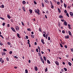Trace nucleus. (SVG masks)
Listing matches in <instances>:
<instances>
[{"instance_id": "72a5a7b5", "label": "nucleus", "mask_w": 73, "mask_h": 73, "mask_svg": "<svg viewBox=\"0 0 73 73\" xmlns=\"http://www.w3.org/2000/svg\"><path fill=\"white\" fill-rule=\"evenodd\" d=\"M21 23H22V25H23L24 26V25H24V24L23 23V22H22Z\"/></svg>"}, {"instance_id": "b1692460", "label": "nucleus", "mask_w": 73, "mask_h": 73, "mask_svg": "<svg viewBox=\"0 0 73 73\" xmlns=\"http://www.w3.org/2000/svg\"><path fill=\"white\" fill-rule=\"evenodd\" d=\"M64 6L65 8H66V5L65 4V3H64Z\"/></svg>"}, {"instance_id": "5701e85b", "label": "nucleus", "mask_w": 73, "mask_h": 73, "mask_svg": "<svg viewBox=\"0 0 73 73\" xmlns=\"http://www.w3.org/2000/svg\"><path fill=\"white\" fill-rule=\"evenodd\" d=\"M23 11H24L25 12V8H24V7H23Z\"/></svg>"}, {"instance_id": "f257e3e1", "label": "nucleus", "mask_w": 73, "mask_h": 73, "mask_svg": "<svg viewBox=\"0 0 73 73\" xmlns=\"http://www.w3.org/2000/svg\"><path fill=\"white\" fill-rule=\"evenodd\" d=\"M40 10L38 9H37V10L36 9L35 10V13H37L38 14V15H39L40 14V13H39V12Z\"/></svg>"}, {"instance_id": "69168bd1", "label": "nucleus", "mask_w": 73, "mask_h": 73, "mask_svg": "<svg viewBox=\"0 0 73 73\" xmlns=\"http://www.w3.org/2000/svg\"><path fill=\"white\" fill-rule=\"evenodd\" d=\"M38 49L39 50H40V47L39 46H38Z\"/></svg>"}, {"instance_id": "c03bdc74", "label": "nucleus", "mask_w": 73, "mask_h": 73, "mask_svg": "<svg viewBox=\"0 0 73 73\" xmlns=\"http://www.w3.org/2000/svg\"><path fill=\"white\" fill-rule=\"evenodd\" d=\"M51 8H52V9H53V8H54V7L53 6V5H51Z\"/></svg>"}, {"instance_id": "49530a36", "label": "nucleus", "mask_w": 73, "mask_h": 73, "mask_svg": "<svg viewBox=\"0 0 73 73\" xmlns=\"http://www.w3.org/2000/svg\"><path fill=\"white\" fill-rule=\"evenodd\" d=\"M8 45H11V43H10V42H8Z\"/></svg>"}, {"instance_id": "37998d69", "label": "nucleus", "mask_w": 73, "mask_h": 73, "mask_svg": "<svg viewBox=\"0 0 73 73\" xmlns=\"http://www.w3.org/2000/svg\"><path fill=\"white\" fill-rule=\"evenodd\" d=\"M48 40H50V37L49 36L48 37Z\"/></svg>"}, {"instance_id": "6e6d98bb", "label": "nucleus", "mask_w": 73, "mask_h": 73, "mask_svg": "<svg viewBox=\"0 0 73 73\" xmlns=\"http://www.w3.org/2000/svg\"><path fill=\"white\" fill-rule=\"evenodd\" d=\"M61 21H62V22H64V21H65L64 19L63 20H61Z\"/></svg>"}, {"instance_id": "f03ea898", "label": "nucleus", "mask_w": 73, "mask_h": 73, "mask_svg": "<svg viewBox=\"0 0 73 73\" xmlns=\"http://www.w3.org/2000/svg\"><path fill=\"white\" fill-rule=\"evenodd\" d=\"M67 24H68V23H67L65 21H64V25H65V26H67Z\"/></svg>"}, {"instance_id": "4c0bfd02", "label": "nucleus", "mask_w": 73, "mask_h": 73, "mask_svg": "<svg viewBox=\"0 0 73 73\" xmlns=\"http://www.w3.org/2000/svg\"><path fill=\"white\" fill-rule=\"evenodd\" d=\"M34 3L35 4H37V2L36 1H34Z\"/></svg>"}, {"instance_id": "13d9d810", "label": "nucleus", "mask_w": 73, "mask_h": 73, "mask_svg": "<svg viewBox=\"0 0 73 73\" xmlns=\"http://www.w3.org/2000/svg\"><path fill=\"white\" fill-rule=\"evenodd\" d=\"M45 2L46 3H47V2H48V1H47V0H45Z\"/></svg>"}, {"instance_id": "39448f33", "label": "nucleus", "mask_w": 73, "mask_h": 73, "mask_svg": "<svg viewBox=\"0 0 73 73\" xmlns=\"http://www.w3.org/2000/svg\"><path fill=\"white\" fill-rule=\"evenodd\" d=\"M41 60L43 64H44V59H42V58L41 57Z\"/></svg>"}, {"instance_id": "8fccbe9b", "label": "nucleus", "mask_w": 73, "mask_h": 73, "mask_svg": "<svg viewBox=\"0 0 73 73\" xmlns=\"http://www.w3.org/2000/svg\"><path fill=\"white\" fill-rule=\"evenodd\" d=\"M15 58H16V59H17V58H18V57L15 56Z\"/></svg>"}, {"instance_id": "864d4df0", "label": "nucleus", "mask_w": 73, "mask_h": 73, "mask_svg": "<svg viewBox=\"0 0 73 73\" xmlns=\"http://www.w3.org/2000/svg\"><path fill=\"white\" fill-rule=\"evenodd\" d=\"M57 4L58 5H59L60 4V2H57Z\"/></svg>"}, {"instance_id": "680f3d73", "label": "nucleus", "mask_w": 73, "mask_h": 73, "mask_svg": "<svg viewBox=\"0 0 73 73\" xmlns=\"http://www.w3.org/2000/svg\"><path fill=\"white\" fill-rule=\"evenodd\" d=\"M46 39H47V38H48V35H46Z\"/></svg>"}, {"instance_id": "58836bf2", "label": "nucleus", "mask_w": 73, "mask_h": 73, "mask_svg": "<svg viewBox=\"0 0 73 73\" xmlns=\"http://www.w3.org/2000/svg\"><path fill=\"white\" fill-rule=\"evenodd\" d=\"M36 52H38V49L36 48Z\"/></svg>"}, {"instance_id": "c9c22d12", "label": "nucleus", "mask_w": 73, "mask_h": 73, "mask_svg": "<svg viewBox=\"0 0 73 73\" xmlns=\"http://www.w3.org/2000/svg\"><path fill=\"white\" fill-rule=\"evenodd\" d=\"M25 73H28V70L26 69L25 70Z\"/></svg>"}, {"instance_id": "c756f323", "label": "nucleus", "mask_w": 73, "mask_h": 73, "mask_svg": "<svg viewBox=\"0 0 73 73\" xmlns=\"http://www.w3.org/2000/svg\"><path fill=\"white\" fill-rule=\"evenodd\" d=\"M64 69L65 70V71L66 72L67 71V69L66 68H64Z\"/></svg>"}, {"instance_id": "a19ab883", "label": "nucleus", "mask_w": 73, "mask_h": 73, "mask_svg": "<svg viewBox=\"0 0 73 73\" xmlns=\"http://www.w3.org/2000/svg\"><path fill=\"white\" fill-rule=\"evenodd\" d=\"M43 36H44V37H46V35H45V34H43Z\"/></svg>"}, {"instance_id": "603ef678", "label": "nucleus", "mask_w": 73, "mask_h": 73, "mask_svg": "<svg viewBox=\"0 0 73 73\" xmlns=\"http://www.w3.org/2000/svg\"><path fill=\"white\" fill-rule=\"evenodd\" d=\"M4 62V60H2V61L1 63H3V62Z\"/></svg>"}, {"instance_id": "bf43d9fd", "label": "nucleus", "mask_w": 73, "mask_h": 73, "mask_svg": "<svg viewBox=\"0 0 73 73\" xmlns=\"http://www.w3.org/2000/svg\"><path fill=\"white\" fill-rule=\"evenodd\" d=\"M64 47L65 48H67V46L66 45H65L64 46Z\"/></svg>"}, {"instance_id": "e433bc0d", "label": "nucleus", "mask_w": 73, "mask_h": 73, "mask_svg": "<svg viewBox=\"0 0 73 73\" xmlns=\"http://www.w3.org/2000/svg\"><path fill=\"white\" fill-rule=\"evenodd\" d=\"M62 33H65V31L64 30H63L62 31Z\"/></svg>"}, {"instance_id": "f8f14e48", "label": "nucleus", "mask_w": 73, "mask_h": 73, "mask_svg": "<svg viewBox=\"0 0 73 73\" xmlns=\"http://www.w3.org/2000/svg\"><path fill=\"white\" fill-rule=\"evenodd\" d=\"M59 17L61 19V18H62V17H63V16L62 15H60L59 16Z\"/></svg>"}, {"instance_id": "338daca9", "label": "nucleus", "mask_w": 73, "mask_h": 73, "mask_svg": "<svg viewBox=\"0 0 73 73\" xmlns=\"http://www.w3.org/2000/svg\"><path fill=\"white\" fill-rule=\"evenodd\" d=\"M9 27V24H7V27Z\"/></svg>"}, {"instance_id": "4d7b16f0", "label": "nucleus", "mask_w": 73, "mask_h": 73, "mask_svg": "<svg viewBox=\"0 0 73 73\" xmlns=\"http://www.w3.org/2000/svg\"><path fill=\"white\" fill-rule=\"evenodd\" d=\"M60 3L61 4H62V0H60Z\"/></svg>"}, {"instance_id": "0e129e2a", "label": "nucleus", "mask_w": 73, "mask_h": 73, "mask_svg": "<svg viewBox=\"0 0 73 73\" xmlns=\"http://www.w3.org/2000/svg\"><path fill=\"white\" fill-rule=\"evenodd\" d=\"M71 51H72V52H73V48H71Z\"/></svg>"}, {"instance_id": "5fc2aeb1", "label": "nucleus", "mask_w": 73, "mask_h": 73, "mask_svg": "<svg viewBox=\"0 0 73 73\" xmlns=\"http://www.w3.org/2000/svg\"><path fill=\"white\" fill-rule=\"evenodd\" d=\"M26 37L27 39H28V36H26Z\"/></svg>"}, {"instance_id": "1a4fd4ad", "label": "nucleus", "mask_w": 73, "mask_h": 73, "mask_svg": "<svg viewBox=\"0 0 73 73\" xmlns=\"http://www.w3.org/2000/svg\"><path fill=\"white\" fill-rule=\"evenodd\" d=\"M17 37H19V38H20V34H19L17 33Z\"/></svg>"}, {"instance_id": "412c9836", "label": "nucleus", "mask_w": 73, "mask_h": 73, "mask_svg": "<svg viewBox=\"0 0 73 73\" xmlns=\"http://www.w3.org/2000/svg\"><path fill=\"white\" fill-rule=\"evenodd\" d=\"M42 5L43 7H44V3L43 2L42 3Z\"/></svg>"}, {"instance_id": "a211bd4d", "label": "nucleus", "mask_w": 73, "mask_h": 73, "mask_svg": "<svg viewBox=\"0 0 73 73\" xmlns=\"http://www.w3.org/2000/svg\"><path fill=\"white\" fill-rule=\"evenodd\" d=\"M68 33L69 35H72V33H71V32H70V31H68Z\"/></svg>"}, {"instance_id": "2eb2a0df", "label": "nucleus", "mask_w": 73, "mask_h": 73, "mask_svg": "<svg viewBox=\"0 0 73 73\" xmlns=\"http://www.w3.org/2000/svg\"><path fill=\"white\" fill-rule=\"evenodd\" d=\"M29 12H30V13H32V10L31 9H30L29 10Z\"/></svg>"}, {"instance_id": "c85d7f7f", "label": "nucleus", "mask_w": 73, "mask_h": 73, "mask_svg": "<svg viewBox=\"0 0 73 73\" xmlns=\"http://www.w3.org/2000/svg\"><path fill=\"white\" fill-rule=\"evenodd\" d=\"M60 45L61 48H63V46H62V44H61L60 43Z\"/></svg>"}, {"instance_id": "2f4dec72", "label": "nucleus", "mask_w": 73, "mask_h": 73, "mask_svg": "<svg viewBox=\"0 0 73 73\" xmlns=\"http://www.w3.org/2000/svg\"><path fill=\"white\" fill-rule=\"evenodd\" d=\"M0 19H2V20H4V18H3L1 17H0Z\"/></svg>"}, {"instance_id": "6e6552de", "label": "nucleus", "mask_w": 73, "mask_h": 73, "mask_svg": "<svg viewBox=\"0 0 73 73\" xmlns=\"http://www.w3.org/2000/svg\"><path fill=\"white\" fill-rule=\"evenodd\" d=\"M35 70L36 71H37L38 70V69H37V67H35Z\"/></svg>"}, {"instance_id": "423d86ee", "label": "nucleus", "mask_w": 73, "mask_h": 73, "mask_svg": "<svg viewBox=\"0 0 73 73\" xmlns=\"http://www.w3.org/2000/svg\"><path fill=\"white\" fill-rule=\"evenodd\" d=\"M19 26H17L16 27V30H17V31H18V30L19 29Z\"/></svg>"}, {"instance_id": "4be33fe9", "label": "nucleus", "mask_w": 73, "mask_h": 73, "mask_svg": "<svg viewBox=\"0 0 73 73\" xmlns=\"http://www.w3.org/2000/svg\"><path fill=\"white\" fill-rule=\"evenodd\" d=\"M7 17L9 19H11V17L9 15H7Z\"/></svg>"}, {"instance_id": "ea45409f", "label": "nucleus", "mask_w": 73, "mask_h": 73, "mask_svg": "<svg viewBox=\"0 0 73 73\" xmlns=\"http://www.w3.org/2000/svg\"><path fill=\"white\" fill-rule=\"evenodd\" d=\"M5 23H3L2 25H3V26H5Z\"/></svg>"}, {"instance_id": "6ab92c4d", "label": "nucleus", "mask_w": 73, "mask_h": 73, "mask_svg": "<svg viewBox=\"0 0 73 73\" xmlns=\"http://www.w3.org/2000/svg\"><path fill=\"white\" fill-rule=\"evenodd\" d=\"M39 31H40V32H42V31H41V28H39Z\"/></svg>"}, {"instance_id": "774afa93", "label": "nucleus", "mask_w": 73, "mask_h": 73, "mask_svg": "<svg viewBox=\"0 0 73 73\" xmlns=\"http://www.w3.org/2000/svg\"><path fill=\"white\" fill-rule=\"evenodd\" d=\"M15 69H17V67H14Z\"/></svg>"}, {"instance_id": "9b49d317", "label": "nucleus", "mask_w": 73, "mask_h": 73, "mask_svg": "<svg viewBox=\"0 0 73 73\" xmlns=\"http://www.w3.org/2000/svg\"><path fill=\"white\" fill-rule=\"evenodd\" d=\"M65 38H69V36L68 35H67V36H65Z\"/></svg>"}, {"instance_id": "f704fd0d", "label": "nucleus", "mask_w": 73, "mask_h": 73, "mask_svg": "<svg viewBox=\"0 0 73 73\" xmlns=\"http://www.w3.org/2000/svg\"><path fill=\"white\" fill-rule=\"evenodd\" d=\"M31 37L33 38H34V36H35V35H31Z\"/></svg>"}, {"instance_id": "79ce46f5", "label": "nucleus", "mask_w": 73, "mask_h": 73, "mask_svg": "<svg viewBox=\"0 0 73 73\" xmlns=\"http://www.w3.org/2000/svg\"><path fill=\"white\" fill-rule=\"evenodd\" d=\"M0 36L1 37H2V38H4V37H3V35H0Z\"/></svg>"}, {"instance_id": "f3484780", "label": "nucleus", "mask_w": 73, "mask_h": 73, "mask_svg": "<svg viewBox=\"0 0 73 73\" xmlns=\"http://www.w3.org/2000/svg\"><path fill=\"white\" fill-rule=\"evenodd\" d=\"M43 58L44 61H46V58L45 56H43Z\"/></svg>"}, {"instance_id": "de8ad7c7", "label": "nucleus", "mask_w": 73, "mask_h": 73, "mask_svg": "<svg viewBox=\"0 0 73 73\" xmlns=\"http://www.w3.org/2000/svg\"><path fill=\"white\" fill-rule=\"evenodd\" d=\"M6 59H7V61H9V58H8L7 57L6 58Z\"/></svg>"}, {"instance_id": "dca6fc26", "label": "nucleus", "mask_w": 73, "mask_h": 73, "mask_svg": "<svg viewBox=\"0 0 73 73\" xmlns=\"http://www.w3.org/2000/svg\"><path fill=\"white\" fill-rule=\"evenodd\" d=\"M58 10L59 12V13H61V10L59 8L58 9Z\"/></svg>"}, {"instance_id": "ddd939ff", "label": "nucleus", "mask_w": 73, "mask_h": 73, "mask_svg": "<svg viewBox=\"0 0 73 73\" xmlns=\"http://www.w3.org/2000/svg\"><path fill=\"white\" fill-rule=\"evenodd\" d=\"M68 63L70 66H71V65H72V64L70 62H68Z\"/></svg>"}, {"instance_id": "473e14b6", "label": "nucleus", "mask_w": 73, "mask_h": 73, "mask_svg": "<svg viewBox=\"0 0 73 73\" xmlns=\"http://www.w3.org/2000/svg\"><path fill=\"white\" fill-rule=\"evenodd\" d=\"M66 15L67 16H68V17H69V14H68V13H67L66 14Z\"/></svg>"}, {"instance_id": "9d476101", "label": "nucleus", "mask_w": 73, "mask_h": 73, "mask_svg": "<svg viewBox=\"0 0 73 73\" xmlns=\"http://www.w3.org/2000/svg\"><path fill=\"white\" fill-rule=\"evenodd\" d=\"M56 64L57 65H58V66L59 65V64L58 63V62L57 61H56Z\"/></svg>"}, {"instance_id": "4468645a", "label": "nucleus", "mask_w": 73, "mask_h": 73, "mask_svg": "<svg viewBox=\"0 0 73 73\" xmlns=\"http://www.w3.org/2000/svg\"><path fill=\"white\" fill-rule=\"evenodd\" d=\"M68 26L69 27L68 28H69V29H71V28L70 27V25L68 24Z\"/></svg>"}, {"instance_id": "e2e57ef3", "label": "nucleus", "mask_w": 73, "mask_h": 73, "mask_svg": "<svg viewBox=\"0 0 73 73\" xmlns=\"http://www.w3.org/2000/svg\"><path fill=\"white\" fill-rule=\"evenodd\" d=\"M35 45H37V42H35Z\"/></svg>"}, {"instance_id": "aec40b11", "label": "nucleus", "mask_w": 73, "mask_h": 73, "mask_svg": "<svg viewBox=\"0 0 73 73\" xmlns=\"http://www.w3.org/2000/svg\"><path fill=\"white\" fill-rule=\"evenodd\" d=\"M23 4H25V3H26V2H25V1H24L23 2Z\"/></svg>"}, {"instance_id": "cd10ccee", "label": "nucleus", "mask_w": 73, "mask_h": 73, "mask_svg": "<svg viewBox=\"0 0 73 73\" xmlns=\"http://www.w3.org/2000/svg\"><path fill=\"white\" fill-rule=\"evenodd\" d=\"M47 63L48 64H50V61L48 60H47Z\"/></svg>"}, {"instance_id": "20e7f679", "label": "nucleus", "mask_w": 73, "mask_h": 73, "mask_svg": "<svg viewBox=\"0 0 73 73\" xmlns=\"http://www.w3.org/2000/svg\"><path fill=\"white\" fill-rule=\"evenodd\" d=\"M70 14L71 16H72V17H73V14L72 12H70Z\"/></svg>"}, {"instance_id": "a18cd8bd", "label": "nucleus", "mask_w": 73, "mask_h": 73, "mask_svg": "<svg viewBox=\"0 0 73 73\" xmlns=\"http://www.w3.org/2000/svg\"><path fill=\"white\" fill-rule=\"evenodd\" d=\"M3 51H5V52H7V50L6 49L4 48L3 49Z\"/></svg>"}, {"instance_id": "09e8293b", "label": "nucleus", "mask_w": 73, "mask_h": 73, "mask_svg": "<svg viewBox=\"0 0 73 73\" xmlns=\"http://www.w3.org/2000/svg\"><path fill=\"white\" fill-rule=\"evenodd\" d=\"M0 45H3V44L2 43L0 42Z\"/></svg>"}, {"instance_id": "7ed1b4c3", "label": "nucleus", "mask_w": 73, "mask_h": 73, "mask_svg": "<svg viewBox=\"0 0 73 73\" xmlns=\"http://www.w3.org/2000/svg\"><path fill=\"white\" fill-rule=\"evenodd\" d=\"M11 29L14 32H16V31H15V29L13 27H11Z\"/></svg>"}, {"instance_id": "bb28decb", "label": "nucleus", "mask_w": 73, "mask_h": 73, "mask_svg": "<svg viewBox=\"0 0 73 73\" xmlns=\"http://www.w3.org/2000/svg\"><path fill=\"white\" fill-rule=\"evenodd\" d=\"M48 71V68H46V69H45V71L46 72Z\"/></svg>"}, {"instance_id": "0eeeda50", "label": "nucleus", "mask_w": 73, "mask_h": 73, "mask_svg": "<svg viewBox=\"0 0 73 73\" xmlns=\"http://www.w3.org/2000/svg\"><path fill=\"white\" fill-rule=\"evenodd\" d=\"M41 41L43 44H45V42H44V40L43 39H42L41 40Z\"/></svg>"}, {"instance_id": "393cba45", "label": "nucleus", "mask_w": 73, "mask_h": 73, "mask_svg": "<svg viewBox=\"0 0 73 73\" xmlns=\"http://www.w3.org/2000/svg\"><path fill=\"white\" fill-rule=\"evenodd\" d=\"M27 31H31V29H27Z\"/></svg>"}, {"instance_id": "052dcab7", "label": "nucleus", "mask_w": 73, "mask_h": 73, "mask_svg": "<svg viewBox=\"0 0 73 73\" xmlns=\"http://www.w3.org/2000/svg\"><path fill=\"white\" fill-rule=\"evenodd\" d=\"M2 61V58H1L0 61V62H1Z\"/></svg>"}, {"instance_id": "3c124183", "label": "nucleus", "mask_w": 73, "mask_h": 73, "mask_svg": "<svg viewBox=\"0 0 73 73\" xmlns=\"http://www.w3.org/2000/svg\"><path fill=\"white\" fill-rule=\"evenodd\" d=\"M9 53L10 54H12V51H10Z\"/></svg>"}, {"instance_id": "7c9ffc66", "label": "nucleus", "mask_w": 73, "mask_h": 73, "mask_svg": "<svg viewBox=\"0 0 73 73\" xmlns=\"http://www.w3.org/2000/svg\"><path fill=\"white\" fill-rule=\"evenodd\" d=\"M64 12H65V13H68L67 11L66 10H64Z\"/></svg>"}, {"instance_id": "a878e982", "label": "nucleus", "mask_w": 73, "mask_h": 73, "mask_svg": "<svg viewBox=\"0 0 73 73\" xmlns=\"http://www.w3.org/2000/svg\"><path fill=\"white\" fill-rule=\"evenodd\" d=\"M1 8V7H2V8H4V5H2V7L0 6Z\"/></svg>"}]
</instances>
